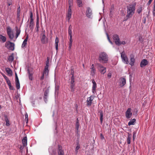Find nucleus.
<instances>
[{
  "mask_svg": "<svg viewBox=\"0 0 155 155\" xmlns=\"http://www.w3.org/2000/svg\"><path fill=\"white\" fill-rule=\"evenodd\" d=\"M29 28L31 29H32L33 28V25H29Z\"/></svg>",
  "mask_w": 155,
  "mask_h": 155,
  "instance_id": "63",
  "label": "nucleus"
},
{
  "mask_svg": "<svg viewBox=\"0 0 155 155\" xmlns=\"http://www.w3.org/2000/svg\"><path fill=\"white\" fill-rule=\"evenodd\" d=\"M57 153L58 155H64V151L61 146L58 145L57 149Z\"/></svg>",
  "mask_w": 155,
  "mask_h": 155,
  "instance_id": "9",
  "label": "nucleus"
},
{
  "mask_svg": "<svg viewBox=\"0 0 155 155\" xmlns=\"http://www.w3.org/2000/svg\"><path fill=\"white\" fill-rule=\"evenodd\" d=\"M113 38L114 40V41L115 44L118 46L120 45V39L119 38V36L115 34L113 35Z\"/></svg>",
  "mask_w": 155,
  "mask_h": 155,
  "instance_id": "7",
  "label": "nucleus"
},
{
  "mask_svg": "<svg viewBox=\"0 0 155 155\" xmlns=\"http://www.w3.org/2000/svg\"><path fill=\"white\" fill-rule=\"evenodd\" d=\"M59 42V39L58 37H56L55 40V47L56 50L57 51L58 50V43Z\"/></svg>",
  "mask_w": 155,
  "mask_h": 155,
  "instance_id": "22",
  "label": "nucleus"
},
{
  "mask_svg": "<svg viewBox=\"0 0 155 155\" xmlns=\"http://www.w3.org/2000/svg\"><path fill=\"white\" fill-rule=\"evenodd\" d=\"M72 42H73L72 36H70L69 42V47H68V48L70 50L71 49V46L72 45Z\"/></svg>",
  "mask_w": 155,
  "mask_h": 155,
  "instance_id": "24",
  "label": "nucleus"
},
{
  "mask_svg": "<svg viewBox=\"0 0 155 155\" xmlns=\"http://www.w3.org/2000/svg\"><path fill=\"white\" fill-rule=\"evenodd\" d=\"M108 57L104 52L101 53L99 54L98 60L99 61L102 63H107L108 60Z\"/></svg>",
  "mask_w": 155,
  "mask_h": 155,
  "instance_id": "2",
  "label": "nucleus"
},
{
  "mask_svg": "<svg viewBox=\"0 0 155 155\" xmlns=\"http://www.w3.org/2000/svg\"><path fill=\"white\" fill-rule=\"evenodd\" d=\"M5 120L6 122V125L7 126H9L10 125V124L9 123V120L8 118V117L6 115H5Z\"/></svg>",
  "mask_w": 155,
  "mask_h": 155,
  "instance_id": "26",
  "label": "nucleus"
},
{
  "mask_svg": "<svg viewBox=\"0 0 155 155\" xmlns=\"http://www.w3.org/2000/svg\"><path fill=\"white\" fill-rule=\"evenodd\" d=\"M15 85L17 89H19L20 88V84L19 81L15 82Z\"/></svg>",
  "mask_w": 155,
  "mask_h": 155,
  "instance_id": "37",
  "label": "nucleus"
},
{
  "mask_svg": "<svg viewBox=\"0 0 155 155\" xmlns=\"http://www.w3.org/2000/svg\"><path fill=\"white\" fill-rule=\"evenodd\" d=\"M136 119H133L130 120L128 123V125L130 126L131 125H133L134 124V123L136 121Z\"/></svg>",
  "mask_w": 155,
  "mask_h": 155,
  "instance_id": "31",
  "label": "nucleus"
},
{
  "mask_svg": "<svg viewBox=\"0 0 155 155\" xmlns=\"http://www.w3.org/2000/svg\"><path fill=\"white\" fill-rule=\"evenodd\" d=\"M47 97H44V101H45V102H46L47 101Z\"/></svg>",
  "mask_w": 155,
  "mask_h": 155,
  "instance_id": "62",
  "label": "nucleus"
},
{
  "mask_svg": "<svg viewBox=\"0 0 155 155\" xmlns=\"http://www.w3.org/2000/svg\"><path fill=\"white\" fill-rule=\"evenodd\" d=\"M22 143L23 146L25 147L27 145V137L26 136L22 140Z\"/></svg>",
  "mask_w": 155,
  "mask_h": 155,
  "instance_id": "21",
  "label": "nucleus"
},
{
  "mask_svg": "<svg viewBox=\"0 0 155 155\" xmlns=\"http://www.w3.org/2000/svg\"><path fill=\"white\" fill-rule=\"evenodd\" d=\"M132 113L130 108H129L126 112V117L127 119H129L132 116Z\"/></svg>",
  "mask_w": 155,
  "mask_h": 155,
  "instance_id": "14",
  "label": "nucleus"
},
{
  "mask_svg": "<svg viewBox=\"0 0 155 155\" xmlns=\"http://www.w3.org/2000/svg\"><path fill=\"white\" fill-rule=\"evenodd\" d=\"M49 58L48 57H47V61H46V65L45 67H49Z\"/></svg>",
  "mask_w": 155,
  "mask_h": 155,
  "instance_id": "41",
  "label": "nucleus"
},
{
  "mask_svg": "<svg viewBox=\"0 0 155 155\" xmlns=\"http://www.w3.org/2000/svg\"><path fill=\"white\" fill-rule=\"evenodd\" d=\"M107 77L109 78H111V74L110 73H108V74H107Z\"/></svg>",
  "mask_w": 155,
  "mask_h": 155,
  "instance_id": "60",
  "label": "nucleus"
},
{
  "mask_svg": "<svg viewBox=\"0 0 155 155\" xmlns=\"http://www.w3.org/2000/svg\"><path fill=\"white\" fill-rule=\"evenodd\" d=\"M12 1H11L9 2H7V5L8 6H10V5H12Z\"/></svg>",
  "mask_w": 155,
  "mask_h": 155,
  "instance_id": "55",
  "label": "nucleus"
},
{
  "mask_svg": "<svg viewBox=\"0 0 155 155\" xmlns=\"http://www.w3.org/2000/svg\"><path fill=\"white\" fill-rule=\"evenodd\" d=\"M7 34L10 39L12 40L14 37V35L11 28L9 27L7 28Z\"/></svg>",
  "mask_w": 155,
  "mask_h": 155,
  "instance_id": "5",
  "label": "nucleus"
},
{
  "mask_svg": "<svg viewBox=\"0 0 155 155\" xmlns=\"http://www.w3.org/2000/svg\"><path fill=\"white\" fill-rule=\"evenodd\" d=\"M20 6H19L17 9V16H19V14L20 13Z\"/></svg>",
  "mask_w": 155,
  "mask_h": 155,
  "instance_id": "46",
  "label": "nucleus"
},
{
  "mask_svg": "<svg viewBox=\"0 0 155 155\" xmlns=\"http://www.w3.org/2000/svg\"><path fill=\"white\" fill-rule=\"evenodd\" d=\"M148 63V61L146 59H143L141 62L140 66L141 67H143L147 65Z\"/></svg>",
  "mask_w": 155,
  "mask_h": 155,
  "instance_id": "16",
  "label": "nucleus"
},
{
  "mask_svg": "<svg viewBox=\"0 0 155 155\" xmlns=\"http://www.w3.org/2000/svg\"><path fill=\"white\" fill-rule=\"evenodd\" d=\"M41 41L42 44H45L48 41V39L46 38V36L45 34H41Z\"/></svg>",
  "mask_w": 155,
  "mask_h": 155,
  "instance_id": "13",
  "label": "nucleus"
},
{
  "mask_svg": "<svg viewBox=\"0 0 155 155\" xmlns=\"http://www.w3.org/2000/svg\"><path fill=\"white\" fill-rule=\"evenodd\" d=\"M28 39V36H27L25 39L23 41L22 44L21 45L22 48H24L25 47L27 44V41Z\"/></svg>",
  "mask_w": 155,
  "mask_h": 155,
  "instance_id": "20",
  "label": "nucleus"
},
{
  "mask_svg": "<svg viewBox=\"0 0 155 155\" xmlns=\"http://www.w3.org/2000/svg\"><path fill=\"white\" fill-rule=\"evenodd\" d=\"M6 38L5 37L3 36L2 35H0V41L3 43H4L6 41Z\"/></svg>",
  "mask_w": 155,
  "mask_h": 155,
  "instance_id": "25",
  "label": "nucleus"
},
{
  "mask_svg": "<svg viewBox=\"0 0 155 155\" xmlns=\"http://www.w3.org/2000/svg\"><path fill=\"white\" fill-rule=\"evenodd\" d=\"M30 25H34V21L32 19L30 20V21L29 23Z\"/></svg>",
  "mask_w": 155,
  "mask_h": 155,
  "instance_id": "53",
  "label": "nucleus"
},
{
  "mask_svg": "<svg viewBox=\"0 0 155 155\" xmlns=\"http://www.w3.org/2000/svg\"><path fill=\"white\" fill-rule=\"evenodd\" d=\"M6 81L7 83L8 86L11 85L10 81L8 78L6 79Z\"/></svg>",
  "mask_w": 155,
  "mask_h": 155,
  "instance_id": "45",
  "label": "nucleus"
},
{
  "mask_svg": "<svg viewBox=\"0 0 155 155\" xmlns=\"http://www.w3.org/2000/svg\"><path fill=\"white\" fill-rule=\"evenodd\" d=\"M135 61L134 56L133 54L130 55V64L132 66H133L134 65Z\"/></svg>",
  "mask_w": 155,
  "mask_h": 155,
  "instance_id": "15",
  "label": "nucleus"
},
{
  "mask_svg": "<svg viewBox=\"0 0 155 155\" xmlns=\"http://www.w3.org/2000/svg\"><path fill=\"white\" fill-rule=\"evenodd\" d=\"M36 27H37V28H38H38L39 27V21L37 19V21L36 22Z\"/></svg>",
  "mask_w": 155,
  "mask_h": 155,
  "instance_id": "52",
  "label": "nucleus"
},
{
  "mask_svg": "<svg viewBox=\"0 0 155 155\" xmlns=\"http://www.w3.org/2000/svg\"><path fill=\"white\" fill-rule=\"evenodd\" d=\"M121 57L123 62L127 64L129 63L128 58L124 51L121 53Z\"/></svg>",
  "mask_w": 155,
  "mask_h": 155,
  "instance_id": "6",
  "label": "nucleus"
},
{
  "mask_svg": "<svg viewBox=\"0 0 155 155\" xmlns=\"http://www.w3.org/2000/svg\"><path fill=\"white\" fill-rule=\"evenodd\" d=\"M126 83V79L124 77H121L119 79V86L122 87H124Z\"/></svg>",
  "mask_w": 155,
  "mask_h": 155,
  "instance_id": "8",
  "label": "nucleus"
},
{
  "mask_svg": "<svg viewBox=\"0 0 155 155\" xmlns=\"http://www.w3.org/2000/svg\"><path fill=\"white\" fill-rule=\"evenodd\" d=\"M94 99L93 96H91L89 97H88L87 100V105L88 106H90L92 104V101Z\"/></svg>",
  "mask_w": 155,
  "mask_h": 155,
  "instance_id": "12",
  "label": "nucleus"
},
{
  "mask_svg": "<svg viewBox=\"0 0 155 155\" xmlns=\"http://www.w3.org/2000/svg\"><path fill=\"white\" fill-rule=\"evenodd\" d=\"M80 148V146L78 143H77V146L75 148V152L77 153L78 152V150Z\"/></svg>",
  "mask_w": 155,
  "mask_h": 155,
  "instance_id": "39",
  "label": "nucleus"
},
{
  "mask_svg": "<svg viewBox=\"0 0 155 155\" xmlns=\"http://www.w3.org/2000/svg\"><path fill=\"white\" fill-rule=\"evenodd\" d=\"M98 112H99V113H100V122H101V124H102L103 123V111L101 110H98Z\"/></svg>",
  "mask_w": 155,
  "mask_h": 155,
  "instance_id": "19",
  "label": "nucleus"
},
{
  "mask_svg": "<svg viewBox=\"0 0 155 155\" xmlns=\"http://www.w3.org/2000/svg\"><path fill=\"white\" fill-rule=\"evenodd\" d=\"M71 82L70 84H74V78L73 75L71 77Z\"/></svg>",
  "mask_w": 155,
  "mask_h": 155,
  "instance_id": "43",
  "label": "nucleus"
},
{
  "mask_svg": "<svg viewBox=\"0 0 155 155\" xmlns=\"http://www.w3.org/2000/svg\"><path fill=\"white\" fill-rule=\"evenodd\" d=\"M16 38H17L19 35H20L21 32V30L20 29L18 28L17 27H16Z\"/></svg>",
  "mask_w": 155,
  "mask_h": 155,
  "instance_id": "23",
  "label": "nucleus"
},
{
  "mask_svg": "<svg viewBox=\"0 0 155 155\" xmlns=\"http://www.w3.org/2000/svg\"><path fill=\"white\" fill-rule=\"evenodd\" d=\"M45 75V74H43L42 75V76L41 77V80H43L44 79V75Z\"/></svg>",
  "mask_w": 155,
  "mask_h": 155,
  "instance_id": "61",
  "label": "nucleus"
},
{
  "mask_svg": "<svg viewBox=\"0 0 155 155\" xmlns=\"http://www.w3.org/2000/svg\"><path fill=\"white\" fill-rule=\"evenodd\" d=\"M59 86L58 84H55V94H58L59 90Z\"/></svg>",
  "mask_w": 155,
  "mask_h": 155,
  "instance_id": "35",
  "label": "nucleus"
},
{
  "mask_svg": "<svg viewBox=\"0 0 155 155\" xmlns=\"http://www.w3.org/2000/svg\"><path fill=\"white\" fill-rule=\"evenodd\" d=\"M14 43L11 42L9 41H7L5 44V46L6 48L12 50H14Z\"/></svg>",
  "mask_w": 155,
  "mask_h": 155,
  "instance_id": "4",
  "label": "nucleus"
},
{
  "mask_svg": "<svg viewBox=\"0 0 155 155\" xmlns=\"http://www.w3.org/2000/svg\"><path fill=\"white\" fill-rule=\"evenodd\" d=\"M153 15L155 16V0H154L153 3Z\"/></svg>",
  "mask_w": 155,
  "mask_h": 155,
  "instance_id": "40",
  "label": "nucleus"
},
{
  "mask_svg": "<svg viewBox=\"0 0 155 155\" xmlns=\"http://www.w3.org/2000/svg\"><path fill=\"white\" fill-rule=\"evenodd\" d=\"M72 27L71 25H70L68 29V33L69 36H72Z\"/></svg>",
  "mask_w": 155,
  "mask_h": 155,
  "instance_id": "27",
  "label": "nucleus"
},
{
  "mask_svg": "<svg viewBox=\"0 0 155 155\" xmlns=\"http://www.w3.org/2000/svg\"><path fill=\"white\" fill-rule=\"evenodd\" d=\"M74 86L75 84H70V87L71 91H74Z\"/></svg>",
  "mask_w": 155,
  "mask_h": 155,
  "instance_id": "38",
  "label": "nucleus"
},
{
  "mask_svg": "<svg viewBox=\"0 0 155 155\" xmlns=\"http://www.w3.org/2000/svg\"><path fill=\"white\" fill-rule=\"evenodd\" d=\"M15 82L19 81V79L18 78V77L17 74L16 73H15Z\"/></svg>",
  "mask_w": 155,
  "mask_h": 155,
  "instance_id": "51",
  "label": "nucleus"
},
{
  "mask_svg": "<svg viewBox=\"0 0 155 155\" xmlns=\"http://www.w3.org/2000/svg\"><path fill=\"white\" fill-rule=\"evenodd\" d=\"M48 67H45L44 71L43 73V74L47 76L48 75V73L49 70L48 69Z\"/></svg>",
  "mask_w": 155,
  "mask_h": 155,
  "instance_id": "29",
  "label": "nucleus"
},
{
  "mask_svg": "<svg viewBox=\"0 0 155 155\" xmlns=\"http://www.w3.org/2000/svg\"><path fill=\"white\" fill-rule=\"evenodd\" d=\"M152 1L153 0H149L147 3V5H150Z\"/></svg>",
  "mask_w": 155,
  "mask_h": 155,
  "instance_id": "56",
  "label": "nucleus"
},
{
  "mask_svg": "<svg viewBox=\"0 0 155 155\" xmlns=\"http://www.w3.org/2000/svg\"><path fill=\"white\" fill-rule=\"evenodd\" d=\"M79 121L78 118H77V121L76 123V128L77 130V132H78L79 130Z\"/></svg>",
  "mask_w": 155,
  "mask_h": 155,
  "instance_id": "30",
  "label": "nucleus"
},
{
  "mask_svg": "<svg viewBox=\"0 0 155 155\" xmlns=\"http://www.w3.org/2000/svg\"><path fill=\"white\" fill-rule=\"evenodd\" d=\"M100 138H101V139L102 140L104 139V136L103 135V134L102 133H101L100 134Z\"/></svg>",
  "mask_w": 155,
  "mask_h": 155,
  "instance_id": "54",
  "label": "nucleus"
},
{
  "mask_svg": "<svg viewBox=\"0 0 155 155\" xmlns=\"http://www.w3.org/2000/svg\"><path fill=\"white\" fill-rule=\"evenodd\" d=\"M72 0H68V3L69 5V7H70L71 8V5H72Z\"/></svg>",
  "mask_w": 155,
  "mask_h": 155,
  "instance_id": "49",
  "label": "nucleus"
},
{
  "mask_svg": "<svg viewBox=\"0 0 155 155\" xmlns=\"http://www.w3.org/2000/svg\"><path fill=\"white\" fill-rule=\"evenodd\" d=\"M78 5L80 7L82 6V3L81 0H77Z\"/></svg>",
  "mask_w": 155,
  "mask_h": 155,
  "instance_id": "33",
  "label": "nucleus"
},
{
  "mask_svg": "<svg viewBox=\"0 0 155 155\" xmlns=\"http://www.w3.org/2000/svg\"><path fill=\"white\" fill-rule=\"evenodd\" d=\"M9 88L11 90H14V87L12 86V85H11L8 86Z\"/></svg>",
  "mask_w": 155,
  "mask_h": 155,
  "instance_id": "59",
  "label": "nucleus"
},
{
  "mask_svg": "<svg viewBox=\"0 0 155 155\" xmlns=\"http://www.w3.org/2000/svg\"><path fill=\"white\" fill-rule=\"evenodd\" d=\"M120 45L121 44L124 45L126 44L125 42L124 41H123L122 42L120 41Z\"/></svg>",
  "mask_w": 155,
  "mask_h": 155,
  "instance_id": "58",
  "label": "nucleus"
},
{
  "mask_svg": "<svg viewBox=\"0 0 155 155\" xmlns=\"http://www.w3.org/2000/svg\"><path fill=\"white\" fill-rule=\"evenodd\" d=\"M72 13V12L71 9L70 8V7H69L66 16V19L68 21H69L70 19L71 18Z\"/></svg>",
  "mask_w": 155,
  "mask_h": 155,
  "instance_id": "10",
  "label": "nucleus"
},
{
  "mask_svg": "<svg viewBox=\"0 0 155 155\" xmlns=\"http://www.w3.org/2000/svg\"><path fill=\"white\" fill-rule=\"evenodd\" d=\"M142 7H140L137 10V12L139 13H140L142 11Z\"/></svg>",
  "mask_w": 155,
  "mask_h": 155,
  "instance_id": "47",
  "label": "nucleus"
},
{
  "mask_svg": "<svg viewBox=\"0 0 155 155\" xmlns=\"http://www.w3.org/2000/svg\"><path fill=\"white\" fill-rule=\"evenodd\" d=\"M14 59V58L13 54H12L11 55L9 56L8 58V61L11 62H12L13 61Z\"/></svg>",
  "mask_w": 155,
  "mask_h": 155,
  "instance_id": "34",
  "label": "nucleus"
},
{
  "mask_svg": "<svg viewBox=\"0 0 155 155\" xmlns=\"http://www.w3.org/2000/svg\"><path fill=\"white\" fill-rule=\"evenodd\" d=\"M131 138V134H128L127 137V143L128 144H130V140Z\"/></svg>",
  "mask_w": 155,
  "mask_h": 155,
  "instance_id": "28",
  "label": "nucleus"
},
{
  "mask_svg": "<svg viewBox=\"0 0 155 155\" xmlns=\"http://www.w3.org/2000/svg\"><path fill=\"white\" fill-rule=\"evenodd\" d=\"M107 38L108 40L109 41L110 43L112 44V42L110 40V38L109 37L108 34H107Z\"/></svg>",
  "mask_w": 155,
  "mask_h": 155,
  "instance_id": "57",
  "label": "nucleus"
},
{
  "mask_svg": "<svg viewBox=\"0 0 155 155\" xmlns=\"http://www.w3.org/2000/svg\"><path fill=\"white\" fill-rule=\"evenodd\" d=\"M97 66L98 70L102 74H104L106 71V68L100 63H97Z\"/></svg>",
  "mask_w": 155,
  "mask_h": 155,
  "instance_id": "3",
  "label": "nucleus"
},
{
  "mask_svg": "<svg viewBox=\"0 0 155 155\" xmlns=\"http://www.w3.org/2000/svg\"><path fill=\"white\" fill-rule=\"evenodd\" d=\"M133 140H134L136 137V133L135 132H134L133 133Z\"/></svg>",
  "mask_w": 155,
  "mask_h": 155,
  "instance_id": "48",
  "label": "nucleus"
},
{
  "mask_svg": "<svg viewBox=\"0 0 155 155\" xmlns=\"http://www.w3.org/2000/svg\"><path fill=\"white\" fill-rule=\"evenodd\" d=\"M91 69V75L93 76L94 75L96 71L95 69L94 68V64H92V65Z\"/></svg>",
  "mask_w": 155,
  "mask_h": 155,
  "instance_id": "18",
  "label": "nucleus"
},
{
  "mask_svg": "<svg viewBox=\"0 0 155 155\" xmlns=\"http://www.w3.org/2000/svg\"><path fill=\"white\" fill-rule=\"evenodd\" d=\"M92 14V12L91 8L89 7H87L86 11V16L88 18H90Z\"/></svg>",
  "mask_w": 155,
  "mask_h": 155,
  "instance_id": "11",
  "label": "nucleus"
},
{
  "mask_svg": "<svg viewBox=\"0 0 155 155\" xmlns=\"http://www.w3.org/2000/svg\"><path fill=\"white\" fill-rule=\"evenodd\" d=\"M92 82L93 83L92 92L94 94L97 88V84L94 80H92Z\"/></svg>",
  "mask_w": 155,
  "mask_h": 155,
  "instance_id": "17",
  "label": "nucleus"
},
{
  "mask_svg": "<svg viewBox=\"0 0 155 155\" xmlns=\"http://www.w3.org/2000/svg\"><path fill=\"white\" fill-rule=\"evenodd\" d=\"M25 120L26 121V123H28V114L26 113V114L25 115Z\"/></svg>",
  "mask_w": 155,
  "mask_h": 155,
  "instance_id": "44",
  "label": "nucleus"
},
{
  "mask_svg": "<svg viewBox=\"0 0 155 155\" xmlns=\"http://www.w3.org/2000/svg\"><path fill=\"white\" fill-rule=\"evenodd\" d=\"M135 4L130 5L127 8V15L126 17L127 19L131 18L134 13L135 10Z\"/></svg>",
  "mask_w": 155,
  "mask_h": 155,
  "instance_id": "1",
  "label": "nucleus"
},
{
  "mask_svg": "<svg viewBox=\"0 0 155 155\" xmlns=\"http://www.w3.org/2000/svg\"><path fill=\"white\" fill-rule=\"evenodd\" d=\"M30 17L31 18L30 20L32 19L33 20V13L31 11L30 12Z\"/></svg>",
  "mask_w": 155,
  "mask_h": 155,
  "instance_id": "50",
  "label": "nucleus"
},
{
  "mask_svg": "<svg viewBox=\"0 0 155 155\" xmlns=\"http://www.w3.org/2000/svg\"><path fill=\"white\" fill-rule=\"evenodd\" d=\"M49 93V91L48 90H46L44 93V97H47L48 96V94Z\"/></svg>",
  "mask_w": 155,
  "mask_h": 155,
  "instance_id": "42",
  "label": "nucleus"
},
{
  "mask_svg": "<svg viewBox=\"0 0 155 155\" xmlns=\"http://www.w3.org/2000/svg\"><path fill=\"white\" fill-rule=\"evenodd\" d=\"M28 77H29V80H32V74L30 72L29 70L28 69Z\"/></svg>",
  "mask_w": 155,
  "mask_h": 155,
  "instance_id": "36",
  "label": "nucleus"
},
{
  "mask_svg": "<svg viewBox=\"0 0 155 155\" xmlns=\"http://www.w3.org/2000/svg\"><path fill=\"white\" fill-rule=\"evenodd\" d=\"M45 31L44 30H42V32L41 34H44L45 35Z\"/></svg>",
  "mask_w": 155,
  "mask_h": 155,
  "instance_id": "64",
  "label": "nucleus"
},
{
  "mask_svg": "<svg viewBox=\"0 0 155 155\" xmlns=\"http://www.w3.org/2000/svg\"><path fill=\"white\" fill-rule=\"evenodd\" d=\"M5 70L6 72L8 74L12 75V70L8 68H5Z\"/></svg>",
  "mask_w": 155,
  "mask_h": 155,
  "instance_id": "32",
  "label": "nucleus"
}]
</instances>
